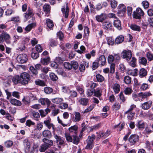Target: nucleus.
Masks as SVG:
<instances>
[{
  "instance_id": "obj_1",
  "label": "nucleus",
  "mask_w": 153,
  "mask_h": 153,
  "mask_svg": "<svg viewBox=\"0 0 153 153\" xmlns=\"http://www.w3.org/2000/svg\"><path fill=\"white\" fill-rule=\"evenodd\" d=\"M78 127L77 126L74 125L68 128L70 133L71 134H73L74 137L73 143L77 145L79 141V138L77 136Z\"/></svg>"
},
{
  "instance_id": "obj_2",
  "label": "nucleus",
  "mask_w": 153,
  "mask_h": 153,
  "mask_svg": "<svg viewBox=\"0 0 153 153\" xmlns=\"http://www.w3.org/2000/svg\"><path fill=\"white\" fill-rule=\"evenodd\" d=\"M42 141L44 143L41 146L40 149V151L41 152H44L53 144V141L51 140L44 138L42 139Z\"/></svg>"
},
{
  "instance_id": "obj_3",
  "label": "nucleus",
  "mask_w": 153,
  "mask_h": 153,
  "mask_svg": "<svg viewBox=\"0 0 153 153\" xmlns=\"http://www.w3.org/2000/svg\"><path fill=\"white\" fill-rule=\"evenodd\" d=\"M11 38L10 35L7 33L3 32L0 35V42L3 43L5 42L7 44H10L11 43Z\"/></svg>"
},
{
  "instance_id": "obj_4",
  "label": "nucleus",
  "mask_w": 153,
  "mask_h": 153,
  "mask_svg": "<svg viewBox=\"0 0 153 153\" xmlns=\"http://www.w3.org/2000/svg\"><path fill=\"white\" fill-rule=\"evenodd\" d=\"M28 22L30 24L25 28V30L26 31L25 33L29 32L32 28H35L36 26V23L35 17H32V19L28 21Z\"/></svg>"
},
{
  "instance_id": "obj_5",
  "label": "nucleus",
  "mask_w": 153,
  "mask_h": 153,
  "mask_svg": "<svg viewBox=\"0 0 153 153\" xmlns=\"http://www.w3.org/2000/svg\"><path fill=\"white\" fill-rule=\"evenodd\" d=\"M20 76L21 81V84L22 85L27 84L30 79V75L26 72L21 73Z\"/></svg>"
},
{
  "instance_id": "obj_6",
  "label": "nucleus",
  "mask_w": 153,
  "mask_h": 153,
  "mask_svg": "<svg viewBox=\"0 0 153 153\" xmlns=\"http://www.w3.org/2000/svg\"><path fill=\"white\" fill-rule=\"evenodd\" d=\"M34 14L33 10L30 7H28L27 11L23 14L25 21H27L31 18L33 17V16Z\"/></svg>"
},
{
  "instance_id": "obj_7",
  "label": "nucleus",
  "mask_w": 153,
  "mask_h": 153,
  "mask_svg": "<svg viewBox=\"0 0 153 153\" xmlns=\"http://www.w3.org/2000/svg\"><path fill=\"white\" fill-rule=\"evenodd\" d=\"M144 13L143 10L139 7L136 9V11L133 12V18L138 19H140L142 16H143Z\"/></svg>"
},
{
  "instance_id": "obj_8",
  "label": "nucleus",
  "mask_w": 153,
  "mask_h": 153,
  "mask_svg": "<svg viewBox=\"0 0 153 153\" xmlns=\"http://www.w3.org/2000/svg\"><path fill=\"white\" fill-rule=\"evenodd\" d=\"M95 138V135L92 134L91 136H89L86 140L87 145L86 147V149H92L94 146L93 141Z\"/></svg>"
},
{
  "instance_id": "obj_9",
  "label": "nucleus",
  "mask_w": 153,
  "mask_h": 153,
  "mask_svg": "<svg viewBox=\"0 0 153 153\" xmlns=\"http://www.w3.org/2000/svg\"><path fill=\"white\" fill-rule=\"evenodd\" d=\"M17 60L19 63H25L28 60L27 56L25 53L19 54L16 57Z\"/></svg>"
},
{
  "instance_id": "obj_10",
  "label": "nucleus",
  "mask_w": 153,
  "mask_h": 153,
  "mask_svg": "<svg viewBox=\"0 0 153 153\" xmlns=\"http://www.w3.org/2000/svg\"><path fill=\"white\" fill-rule=\"evenodd\" d=\"M122 55L123 58L128 61L130 60L132 56L131 51L128 50L123 51L122 53Z\"/></svg>"
},
{
  "instance_id": "obj_11",
  "label": "nucleus",
  "mask_w": 153,
  "mask_h": 153,
  "mask_svg": "<svg viewBox=\"0 0 153 153\" xmlns=\"http://www.w3.org/2000/svg\"><path fill=\"white\" fill-rule=\"evenodd\" d=\"M96 61L98 62L100 66H103L106 64V61L105 56L101 55L97 58Z\"/></svg>"
},
{
  "instance_id": "obj_12",
  "label": "nucleus",
  "mask_w": 153,
  "mask_h": 153,
  "mask_svg": "<svg viewBox=\"0 0 153 153\" xmlns=\"http://www.w3.org/2000/svg\"><path fill=\"white\" fill-rule=\"evenodd\" d=\"M61 11L65 18L67 19L68 17L69 12L68 3H66V5L62 7L61 8Z\"/></svg>"
},
{
  "instance_id": "obj_13",
  "label": "nucleus",
  "mask_w": 153,
  "mask_h": 153,
  "mask_svg": "<svg viewBox=\"0 0 153 153\" xmlns=\"http://www.w3.org/2000/svg\"><path fill=\"white\" fill-rule=\"evenodd\" d=\"M102 28L105 30H110L113 27L112 24L111 22L108 21H104L102 23Z\"/></svg>"
},
{
  "instance_id": "obj_14",
  "label": "nucleus",
  "mask_w": 153,
  "mask_h": 153,
  "mask_svg": "<svg viewBox=\"0 0 153 153\" xmlns=\"http://www.w3.org/2000/svg\"><path fill=\"white\" fill-rule=\"evenodd\" d=\"M106 18V14L105 13H102L100 15H96L95 16L96 20L98 22L102 23Z\"/></svg>"
},
{
  "instance_id": "obj_15",
  "label": "nucleus",
  "mask_w": 153,
  "mask_h": 153,
  "mask_svg": "<svg viewBox=\"0 0 153 153\" xmlns=\"http://www.w3.org/2000/svg\"><path fill=\"white\" fill-rule=\"evenodd\" d=\"M139 139V136L136 134H131L128 138L129 141L131 143L134 144Z\"/></svg>"
},
{
  "instance_id": "obj_16",
  "label": "nucleus",
  "mask_w": 153,
  "mask_h": 153,
  "mask_svg": "<svg viewBox=\"0 0 153 153\" xmlns=\"http://www.w3.org/2000/svg\"><path fill=\"white\" fill-rule=\"evenodd\" d=\"M118 13L119 14L122 13L124 15L126 11V6L123 4H120L117 7Z\"/></svg>"
},
{
  "instance_id": "obj_17",
  "label": "nucleus",
  "mask_w": 153,
  "mask_h": 153,
  "mask_svg": "<svg viewBox=\"0 0 153 153\" xmlns=\"http://www.w3.org/2000/svg\"><path fill=\"white\" fill-rule=\"evenodd\" d=\"M53 135L54 138L56 140V143L59 145H62L64 144V140L62 139V137L57 135L56 134L53 132Z\"/></svg>"
},
{
  "instance_id": "obj_18",
  "label": "nucleus",
  "mask_w": 153,
  "mask_h": 153,
  "mask_svg": "<svg viewBox=\"0 0 153 153\" xmlns=\"http://www.w3.org/2000/svg\"><path fill=\"white\" fill-rule=\"evenodd\" d=\"M46 23L47 25L46 28L48 30L53 29L54 24L52 20L49 19H47L46 20Z\"/></svg>"
},
{
  "instance_id": "obj_19",
  "label": "nucleus",
  "mask_w": 153,
  "mask_h": 153,
  "mask_svg": "<svg viewBox=\"0 0 153 153\" xmlns=\"http://www.w3.org/2000/svg\"><path fill=\"white\" fill-rule=\"evenodd\" d=\"M51 119L50 117H48L44 121V123L49 129L52 128V129L54 130V126L52 123H51Z\"/></svg>"
},
{
  "instance_id": "obj_20",
  "label": "nucleus",
  "mask_w": 153,
  "mask_h": 153,
  "mask_svg": "<svg viewBox=\"0 0 153 153\" xmlns=\"http://www.w3.org/2000/svg\"><path fill=\"white\" fill-rule=\"evenodd\" d=\"M114 26L118 30H120L122 29L121 21L117 18L114 21Z\"/></svg>"
},
{
  "instance_id": "obj_21",
  "label": "nucleus",
  "mask_w": 153,
  "mask_h": 153,
  "mask_svg": "<svg viewBox=\"0 0 153 153\" xmlns=\"http://www.w3.org/2000/svg\"><path fill=\"white\" fill-rule=\"evenodd\" d=\"M82 117L80 114L78 112H75L74 114L73 121L76 122L81 120Z\"/></svg>"
},
{
  "instance_id": "obj_22",
  "label": "nucleus",
  "mask_w": 153,
  "mask_h": 153,
  "mask_svg": "<svg viewBox=\"0 0 153 153\" xmlns=\"http://www.w3.org/2000/svg\"><path fill=\"white\" fill-rule=\"evenodd\" d=\"M147 73L146 69L144 68H141L139 71V76L141 78L147 76Z\"/></svg>"
},
{
  "instance_id": "obj_23",
  "label": "nucleus",
  "mask_w": 153,
  "mask_h": 153,
  "mask_svg": "<svg viewBox=\"0 0 153 153\" xmlns=\"http://www.w3.org/2000/svg\"><path fill=\"white\" fill-rule=\"evenodd\" d=\"M151 95V94L149 92H146L144 93L141 92L139 93L138 96L140 98H141V100L142 101Z\"/></svg>"
},
{
  "instance_id": "obj_24",
  "label": "nucleus",
  "mask_w": 153,
  "mask_h": 153,
  "mask_svg": "<svg viewBox=\"0 0 153 153\" xmlns=\"http://www.w3.org/2000/svg\"><path fill=\"white\" fill-rule=\"evenodd\" d=\"M42 135L43 137L50 138L52 136L51 132L48 130H45L42 132Z\"/></svg>"
},
{
  "instance_id": "obj_25",
  "label": "nucleus",
  "mask_w": 153,
  "mask_h": 153,
  "mask_svg": "<svg viewBox=\"0 0 153 153\" xmlns=\"http://www.w3.org/2000/svg\"><path fill=\"white\" fill-rule=\"evenodd\" d=\"M152 105V102L149 101L146 102L142 105V108L144 110L149 109Z\"/></svg>"
},
{
  "instance_id": "obj_26",
  "label": "nucleus",
  "mask_w": 153,
  "mask_h": 153,
  "mask_svg": "<svg viewBox=\"0 0 153 153\" xmlns=\"http://www.w3.org/2000/svg\"><path fill=\"white\" fill-rule=\"evenodd\" d=\"M139 63L140 65L146 66L147 63V60L144 57H139L138 59Z\"/></svg>"
},
{
  "instance_id": "obj_27",
  "label": "nucleus",
  "mask_w": 153,
  "mask_h": 153,
  "mask_svg": "<svg viewBox=\"0 0 153 153\" xmlns=\"http://www.w3.org/2000/svg\"><path fill=\"white\" fill-rule=\"evenodd\" d=\"M12 81L15 85H16L19 83H21V81L20 76L19 75H16L13 76Z\"/></svg>"
},
{
  "instance_id": "obj_28",
  "label": "nucleus",
  "mask_w": 153,
  "mask_h": 153,
  "mask_svg": "<svg viewBox=\"0 0 153 153\" xmlns=\"http://www.w3.org/2000/svg\"><path fill=\"white\" fill-rule=\"evenodd\" d=\"M65 136L67 141L69 142H74V137H73V134L70 133H66L65 134Z\"/></svg>"
},
{
  "instance_id": "obj_29",
  "label": "nucleus",
  "mask_w": 153,
  "mask_h": 153,
  "mask_svg": "<svg viewBox=\"0 0 153 153\" xmlns=\"http://www.w3.org/2000/svg\"><path fill=\"white\" fill-rule=\"evenodd\" d=\"M39 102L41 103L42 105H45L47 104L48 105L50 103V101L47 98H43L40 99L39 100Z\"/></svg>"
},
{
  "instance_id": "obj_30",
  "label": "nucleus",
  "mask_w": 153,
  "mask_h": 153,
  "mask_svg": "<svg viewBox=\"0 0 153 153\" xmlns=\"http://www.w3.org/2000/svg\"><path fill=\"white\" fill-rule=\"evenodd\" d=\"M10 102L12 105L16 106H21L22 105V103L20 101L14 98L11 99L10 100Z\"/></svg>"
},
{
  "instance_id": "obj_31",
  "label": "nucleus",
  "mask_w": 153,
  "mask_h": 153,
  "mask_svg": "<svg viewBox=\"0 0 153 153\" xmlns=\"http://www.w3.org/2000/svg\"><path fill=\"white\" fill-rule=\"evenodd\" d=\"M136 126L140 129H143L145 126L144 123L142 120L138 121L136 124Z\"/></svg>"
},
{
  "instance_id": "obj_32",
  "label": "nucleus",
  "mask_w": 153,
  "mask_h": 153,
  "mask_svg": "<svg viewBox=\"0 0 153 153\" xmlns=\"http://www.w3.org/2000/svg\"><path fill=\"white\" fill-rule=\"evenodd\" d=\"M35 84L37 85L40 86H45L47 85L45 82L43 80L40 79H37L35 81Z\"/></svg>"
},
{
  "instance_id": "obj_33",
  "label": "nucleus",
  "mask_w": 153,
  "mask_h": 153,
  "mask_svg": "<svg viewBox=\"0 0 153 153\" xmlns=\"http://www.w3.org/2000/svg\"><path fill=\"white\" fill-rule=\"evenodd\" d=\"M124 39L123 36L120 35L117 36L115 39V42L116 44H118L122 42Z\"/></svg>"
},
{
  "instance_id": "obj_34",
  "label": "nucleus",
  "mask_w": 153,
  "mask_h": 153,
  "mask_svg": "<svg viewBox=\"0 0 153 153\" xmlns=\"http://www.w3.org/2000/svg\"><path fill=\"white\" fill-rule=\"evenodd\" d=\"M50 58L49 57L42 58L41 60V63L44 65H47L50 62Z\"/></svg>"
},
{
  "instance_id": "obj_35",
  "label": "nucleus",
  "mask_w": 153,
  "mask_h": 153,
  "mask_svg": "<svg viewBox=\"0 0 153 153\" xmlns=\"http://www.w3.org/2000/svg\"><path fill=\"white\" fill-rule=\"evenodd\" d=\"M89 100L88 99L85 98H82L79 100V102L80 104L84 105L86 106Z\"/></svg>"
},
{
  "instance_id": "obj_36",
  "label": "nucleus",
  "mask_w": 153,
  "mask_h": 153,
  "mask_svg": "<svg viewBox=\"0 0 153 153\" xmlns=\"http://www.w3.org/2000/svg\"><path fill=\"white\" fill-rule=\"evenodd\" d=\"M94 91L95 89L94 88L90 87L88 89L87 91V97H89L92 96L94 93Z\"/></svg>"
},
{
  "instance_id": "obj_37",
  "label": "nucleus",
  "mask_w": 153,
  "mask_h": 153,
  "mask_svg": "<svg viewBox=\"0 0 153 153\" xmlns=\"http://www.w3.org/2000/svg\"><path fill=\"white\" fill-rule=\"evenodd\" d=\"M130 27L131 29L134 31L140 32L141 30L140 27L135 24H131Z\"/></svg>"
},
{
  "instance_id": "obj_38",
  "label": "nucleus",
  "mask_w": 153,
  "mask_h": 153,
  "mask_svg": "<svg viewBox=\"0 0 153 153\" xmlns=\"http://www.w3.org/2000/svg\"><path fill=\"white\" fill-rule=\"evenodd\" d=\"M102 126V124L101 123L96 124L89 127L90 131H92L94 130H96L100 128Z\"/></svg>"
},
{
  "instance_id": "obj_39",
  "label": "nucleus",
  "mask_w": 153,
  "mask_h": 153,
  "mask_svg": "<svg viewBox=\"0 0 153 153\" xmlns=\"http://www.w3.org/2000/svg\"><path fill=\"white\" fill-rule=\"evenodd\" d=\"M129 64L131 66L133 67H135L137 64V59L134 57H132L131 60L129 62Z\"/></svg>"
},
{
  "instance_id": "obj_40",
  "label": "nucleus",
  "mask_w": 153,
  "mask_h": 153,
  "mask_svg": "<svg viewBox=\"0 0 153 153\" xmlns=\"http://www.w3.org/2000/svg\"><path fill=\"white\" fill-rule=\"evenodd\" d=\"M43 9L46 14H48L50 12L51 7L49 4H45L43 6Z\"/></svg>"
},
{
  "instance_id": "obj_41",
  "label": "nucleus",
  "mask_w": 153,
  "mask_h": 153,
  "mask_svg": "<svg viewBox=\"0 0 153 153\" xmlns=\"http://www.w3.org/2000/svg\"><path fill=\"white\" fill-rule=\"evenodd\" d=\"M63 101V99L60 98H56L52 99V102L56 104H59Z\"/></svg>"
},
{
  "instance_id": "obj_42",
  "label": "nucleus",
  "mask_w": 153,
  "mask_h": 153,
  "mask_svg": "<svg viewBox=\"0 0 153 153\" xmlns=\"http://www.w3.org/2000/svg\"><path fill=\"white\" fill-rule=\"evenodd\" d=\"M23 143L26 149L28 150L30 148V143L27 139H25L24 140Z\"/></svg>"
},
{
  "instance_id": "obj_43",
  "label": "nucleus",
  "mask_w": 153,
  "mask_h": 153,
  "mask_svg": "<svg viewBox=\"0 0 153 153\" xmlns=\"http://www.w3.org/2000/svg\"><path fill=\"white\" fill-rule=\"evenodd\" d=\"M138 70L136 68L133 70H129L128 72V74L131 75L133 76H136L137 75Z\"/></svg>"
},
{
  "instance_id": "obj_44",
  "label": "nucleus",
  "mask_w": 153,
  "mask_h": 153,
  "mask_svg": "<svg viewBox=\"0 0 153 153\" xmlns=\"http://www.w3.org/2000/svg\"><path fill=\"white\" fill-rule=\"evenodd\" d=\"M29 69L34 75L36 76L38 74V71L33 66H30Z\"/></svg>"
},
{
  "instance_id": "obj_45",
  "label": "nucleus",
  "mask_w": 153,
  "mask_h": 153,
  "mask_svg": "<svg viewBox=\"0 0 153 153\" xmlns=\"http://www.w3.org/2000/svg\"><path fill=\"white\" fill-rule=\"evenodd\" d=\"M50 79L53 81H56L58 79V77L54 73L51 72L50 74Z\"/></svg>"
},
{
  "instance_id": "obj_46",
  "label": "nucleus",
  "mask_w": 153,
  "mask_h": 153,
  "mask_svg": "<svg viewBox=\"0 0 153 153\" xmlns=\"http://www.w3.org/2000/svg\"><path fill=\"white\" fill-rule=\"evenodd\" d=\"M72 68H73L74 69L76 70L77 69L78 67V62L75 61H72L71 62Z\"/></svg>"
},
{
  "instance_id": "obj_47",
  "label": "nucleus",
  "mask_w": 153,
  "mask_h": 153,
  "mask_svg": "<svg viewBox=\"0 0 153 153\" xmlns=\"http://www.w3.org/2000/svg\"><path fill=\"white\" fill-rule=\"evenodd\" d=\"M102 94V91L101 89L98 88L96 90H95V91L94 92V95L95 96L97 97H99Z\"/></svg>"
},
{
  "instance_id": "obj_48",
  "label": "nucleus",
  "mask_w": 153,
  "mask_h": 153,
  "mask_svg": "<svg viewBox=\"0 0 153 153\" xmlns=\"http://www.w3.org/2000/svg\"><path fill=\"white\" fill-rule=\"evenodd\" d=\"M71 63L69 62H65L63 64L65 68L67 69L70 70L72 69V66Z\"/></svg>"
},
{
  "instance_id": "obj_49",
  "label": "nucleus",
  "mask_w": 153,
  "mask_h": 153,
  "mask_svg": "<svg viewBox=\"0 0 153 153\" xmlns=\"http://www.w3.org/2000/svg\"><path fill=\"white\" fill-rule=\"evenodd\" d=\"M96 77L97 81L100 82H102L104 80V77L100 74H97Z\"/></svg>"
},
{
  "instance_id": "obj_50",
  "label": "nucleus",
  "mask_w": 153,
  "mask_h": 153,
  "mask_svg": "<svg viewBox=\"0 0 153 153\" xmlns=\"http://www.w3.org/2000/svg\"><path fill=\"white\" fill-rule=\"evenodd\" d=\"M107 1H110L111 7L112 8H114L117 7V3L116 1L115 0H107Z\"/></svg>"
},
{
  "instance_id": "obj_51",
  "label": "nucleus",
  "mask_w": 153,
  "mask_h": 153,
  "mask_svg": "<svg viewBox=\"0 0 153 153\" xmlns=\"http://www.w3.org/2000/svg\"><path fill=\"white\" fill-rule=\"evenodd\" d=\"M111 65L110 66V73L111 74H114L115 71V63L110 64Z\"/></svg>"
},
{
  "instance_id": "obj_52",
  "label": "nucleus",
  "mask_w": 153,
  "mask_h": 153,
  "mask_svg": "<svg viewBox=\"0 0 153 153\" xmlns=\"http://www.w3.org/2000/svg\"><path fill=\"white\" fill-rule=\"evenodd\" d=\"M134 85L136 86H140L141 85V86H143V85H146L148 86V84L146 83H143L142 84L141 82H139L137 79L135 78L134 79Z\"/></svg>"
},
{
  "instance_id": "obj_53",
  "label": "nucleus",
  "mask_w": 153,
  "mask_h": 153,
  "mask_svg": "<svg viewBox=\"0 0 153 153\" xmlns=\"http://www.w3.org/2000/svg\"><path fill=\"white\" fill-rule=\"evenodd\" d=\"M108 62L109 64L114 63V58L113 55H109L108 57Z\"/></svg>"
},
{
  "instance_id": "obj_54",
  "label": "nucleus",
  "mask_w": 153,
  "mask_h": 153,
  "mask_svg": "<svg viewBox=\"0 0 153 153\" xmlns=\"http://www.w3.org/2000/svg\"><path fill=\"white\" fill-rule=\"evenodd\" d=\"M111 82V85H114V86H120V80L115 81L114 80H112Z\"/></svg>"
},
{
  "instance_id": "obj_55",
  "label": "nucleus",
  "mask_w": 153,
  "mask_h": 153,
  "mask_svg": "<svg viewBox=\"0 0 153 153\" xmlns=\"http://www.w3.org/2000/svg\"><path fill=\"white\" fill-rule=\"evenodd\" d=\"M44 91L46 93L49 94L52 92L53 89L50 87H46L44 88Z\"/></svg>"
},
{
  "instance_id": "obj_56",
  "label": "nucleus",
  "mask_w": 153,
  "mask_h": 153,
  "mask_svg": "<svg viewBox=\"0 0 153 153\" xmlns=\"http://www.w3.org/2000/svg\"><path fill=\"white\" fill-rule=\"evenodd\" d=\"M80 50H78L76 51L79 53L82 54L84 52L85 53V50L86 49L85 48L84 46H81L80 48Z\"/></svg>"
},
{
  "instance_id": "obj_57",
  "label": "nucleus",
  "mask_w": 153,
  "mask_h": 153,
  "mask_svg": "<svg viewBox=\"0 0 153 153\" xmlns=\"http://www.w3.org/2000/svg\"><path fill=\"white\" fill-rule=\"evenodd\" d=\"M124 81L126 84H129L131 82V78L129 76H126L124 77Z\"/></svg>"
},
{
  "instance_id": "obj_58",
  "label": "nucleus",
  "mask_w": 153,
  "mask_h": 153,
  "mask_svg": "<svg viewBox=\"0 0 153 153\" xmlns=\"http://www.w3.org/2000/svg\"><path fill=\"white\" fill-rule=\"evenodd\" d=\"M58 42L57 41L53 39H51L50 41V46L51 47H53L57 46Z\"/></svg>"
},
{
  "instance_id": "obj_59",
  "label": "nucleus",
  "mask_w": 153,
  "mask_h": 153,
  "mask_svg": "<svg viewBox=\"0 0 153 153\" xmlns=\"http://www.w3.org/2000/svg\"><path fill=\"white\" fill-rule=\"evenodd\" d=\"M32 114L34 119L36 121L38 120L39 118H40V115L39 113L38 112H34L32 113Z\"/></svg>"
},
{
  "instance_id": "obj_60",
  "label": "nucleus",
  "mask_w": 153,
  "mask_h": 153,
  "mask_svg": "<svg viewBox=\"0 0 153 153\" xmlns=\"http://www.w3.org/2000/svg\"><path fill=\"white\" fill-rule=\"evenodd\" d=\"M148 60L151 61L153 60V55L150 52H147L146 54Z\"/></svg>"
},
{
  "instance_id": "obj_61",
  "label": "nucleus",
  "mask_w": 153,
  "mask_h": 153,
  "mask_svg": "<svg viewBox=\"0 0 153 153\" xmlns=\"http://www.w3.org/2000/svg\"><path fill=\"white\" fill-rule=\"evenodd\" d=\"M142 4L144 8L145 9H147L149 7V2L146 1H144L142 2Z\"/></svg>"
},
{
  "instance_id": "obj_62",
  "label": "nucleus",
  "mask_w": 153,
  "mask_h": 153,
  "mask_svg": "<svg viewBox=\"0 0 153 153\" xmlns=\"http://www.w3.org/2000/svg\"><path fill=\"white\" fill-rule=\"evenodd\" d=\"M13 43H16L21 38V37L17 35H14L13 37Z\"/></svg>"
},
{
  "instance_id": "obj_63",
  "label": "nucleus",
  "mask_w": 153,
  "mask_h": 153,
  "mask_svg": "<svg viewBox=\"0 0 153 153\" xmlns=\"http://www.w3.org/2000/svg\"><path fill=\"white\" fill-rule=\"evenodd\" d=\"M35 124V123L30 120H27L25 123L26 126L29 127H30L31 126L34 125Z\"/></svg>"
},
{
  "instance_id": "obj_64",
  "label": "nucleus",
  "mask_w": 153,
  "mask_h": 153,
  "mask_svg": "<svg viewBox=\"0 0 153 153\" xmlns=\"http://www.w3.org/2000/svg\"><path fill=\"white\" fill-rule=\"evenodd\" d=\"M107 43L109 45H112L114 44V41L111 37H108L107 39Z\"/></svg>"
}]
</instances>
